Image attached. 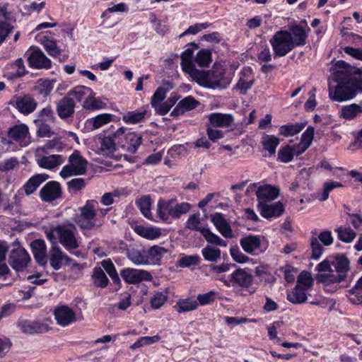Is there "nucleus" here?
I'll return each mask as SVG.
<instances>
[{"label":"nucleus","instance_id":"nucleus-1","mask_svg":"<svg viewBox=\"0 0 362 362\" xmlns=\"http://www.w3.org/2000/svg\"><path fill=\"white\" fill-rule=\"evenodd\" d=\"M334 81L338 83L329 96L335 101L352 99L362 93V69L352 66L344 61H337L333 66Z\"/></svg>","mask_w":362,"mask_h":362},{"label":"nucleus","instance_id":"nucleus-2","mask_svg":"<svg viewBox=\"0 0 362 362\" xmlns=\"http://www.w3.org/2000/svg\"><path fill=\"white\" fill-rule=\"evenodd\" d=\"M199 75L195 74L193 79L203 82L211 88H225L230 84V79L225 76V70L221 64H214L211 69L205 72L198 70Z\"/></svg>","mask_w":362,"mask_h":362},{"label":"nucleus","instance_id":"nucleus-3","mask_svg":"<svg viewBox=\"0 0 362 362\" xmlns=\"http://www.w3.org/2000/svg\"><path fill=\"white\" fill-rule=\"evenodd\" d=\"M96 200H87L85 205L78 209L79 215H76L75 222L83 230H92L99 228L102 223L97 220Z\"/></svg>","mask_w":362,"mask_h":362},{"label":"nucleus","instance_id":"nucleus-4","mask_svg":"<svg viewBox=\"0 0 362 362\" xmlns=\"http://www.w3.org/2000/svg\"><path fill=\"white\" fill-rule=\"evenodd\" d=\"M59 242L66 250H75L79 247L76 226L67 221L56 226Z\"/></svg>","mask_w":362,"mask_h":362},{"label":"nucleus","instance_id":"nucleus-5","mask_svg":"<svg viewBox=\"0 0 362 362\" xmlns=\"http://www.w3.org/2000/svg\"><path fill=\"white\" fill-rule=\"evenodd\" d=\"M275 57H284L296 47L292 41V35L288 30H281L274 33L269 40Z\"/></svg>","mask_w":362,"mask_h":362},{"label":"nucleus","instance_id":"nucleus-6","mask_svg":"<svg viewBox=\"0 0 362 362\" xmlns=\"http://www.w3.org/2000/svg\"><path fill=\"white\" fill-rule=\"evenodd\" d=\"M114 135L117 150L122 148L130 153H134L141 143L140 136L130 132L125 134L123 127L119 128Z\"/></svg>","mask_w":362,"mask_h":362},{"label":"nucleus","instance_id":"nucleus-7","mask_svg":"<svg viewBox=\"0 0 362 362\" xmlns=\"http://www.w3.org/2000/svg\"><path fill=\"white\" fill-rule=\"evenodd\" d=\"M31 262V257L27 250L18 243L13 244L8 257V263L16 272L25 269Z\"/></svg>","mask_w":362,"mask_h":362},{"label":"nucleus","instance_id":"nucleus-8","mask_svg":"<svg viewBox=\"0 0 362 362\" xmlns=\"http://www.w3.org/2000/svg\"><path fill=\"white\" fill-rule=\"evenodd\" d=\"M209 124L207 125L206 132L209 139L216 141L223 137L222 132L213 129L212 127H229L233 118L231 115H210L209 117Z\"/></svg>","mask_w":362,"mask_h":362},{"label":"nucleus","instance_id":"nucleus-9","mask_svg":"<svg viewBox=\"0 0 362 362\" xmlns=\"http://www.w3.org/2000/svg\"><path fill=\"white\" fill-rule=\"evenodd\" d=\"M87 164V161L75 152L69 157V164L63 167L59 174L63 178L84 175Z\"/></svg>","mask_w":362,"mask_h":362},{"label":"nucleus","instance_id":"nucleus-10","mask_svg":"<svg viewBox=\"0 0 362 362\" xmlns=\"http://www.w3.org/2000/svg\"><path fill=\"white\" fill-rule=\"evenodd\" d=\"M335 272L334 276L320 275V278L326 281V284H330L342 281L347 276L349 270V261L344 255L338 256L334 262Z\"/></svg>","mask_w":362,"mask_h":362},{"label":"nucleus","instance_id":"nucleus-11","mask_svg":"<svg viewBox=\"0 0 362 362\" xmlns=\"http://www.w3.org/2000/svg\"><path fill=\"white\" fill-rule=\"evenodd\" d=\"M222 281L229 287L249 288L252 284L253 276L249 269H238L230 274L229 280L223 279Z\"/></svg>","mask_w":362,"mask_h":362},{"label":"nucleus","instance_id":"nucleus-12","mask_svg":"<svg viewBox=\"0 0 362 362\" xmlns=\"http://www.w3.org/2000/svg\"><path fill=\"white\" fill-rule=\"evenodd\" d=\"M255 81V77L252 68L244 66L240 72V78L235 89L239 90L241 95H245L252 88Z\"/></svg>","mask_w":362,"mask_h":362},{"label":"nucleus","instance_id":"nucleus-13","mask_svg":"<svg viewBox=\"0 0 362 362\" xmlns=\"http://www.w3.org/2000/svg\"><path fill=\"white\" fill-rule=\"evenodd\" d=\"M188 47L181 54V66L185 73L188 74L192 78L195 74H198V70L192 62V58L194 49H197L198 45L195 42H190L187 45Z\"/></svg>","mask_w":362,"mask_h":362},{"label":"nucleus","instance_id":"nucleus-14","mask_svg":"<svg viewBox=\"0 0 362 362\" xmlns=\"http://www.w3.org/2000/svg\"><path fill=\"white\" fill-rule=\"evenodd\" d=\"M120 275L125 282L131 284H136L144 280L149 281L152 278L148 272L133 268L122 269Z\"/></svg>","mask_w":362,"mask_h":362},{"label":"nucleus","instance_id":"nucleus-15","mask_svg":"<svg viewBox=\"0 0 362 362\" xmlns=\"http://www.w3.org/2000/svg\"><path fill=\"white\" fill-rule=\"evenodd\" d=\"M62 196L60 184L57 181H49L40 191V197L43 202H52Z\"/></svg>","mask_w":362,"mask_h":362},{"label":"nucleus","instance_id":"nucleus-16","mask_svg":"<svg viewBox=\"0 0 362 362\" xmlns=\"http://www.w3.org/2000/svg\"><path fill=\"white\" fill-rule=\"evenodd\" d=\"M49 260L50 266L54 270L60 269L64 262L70 264L72 261L58 245H52L50 247L49 251Z\"/></svg>","mask_w":362,"mask_h":362},{"label":"nucleus","instance_id":"nucleus-17","mask_svg":"<svg viewBox=\"0 0 362 362\" xmlns=\"http://www.w3.org/2000/svg\"><path fill=\"white\" fill-rule=\"evenodd\" d=\"M54 315L57 322L63 327H66L77 320L75 312L66 305L56 308Z\"/></svg>","mask_w":362,"mask_h":362},{"label":"nucleus","instance_id":"nucleus-18","mask_svg":"<svg viewBox=\"0 0 362 362\" xmlns=\"http://www.w3.org/2000/svg\"><path fill=\"white\" fill-rule=\"evenodd\" d=\"M279 194V189L271 185H264L258 187L256 191L258 205L272 202L277 198Z\"/></svg>","mask_w":362,"mask_h":362},{"label":"nucleus","instance_id":"nucleus-19","mask_svg":"<svg viewBox=\"0 0 362 362\" xmlns=\"http://www.w3.org/2000/svg\"><path fill=\"white\" fill-rule=\"evenodd\" d=\"M29 66L35 69H49L51 61L40 49H34L28 57Z\"/></svg>","mask_w":362,"mask_h":362},{"label":"nucleus","instance_id":"nucleus-20","mask_svg":"<svg viewBox=\"0 0 362 362\" xmlns=\"http://www.w3.org/2000/svg\"><path fill=\"white\" fill-rule=\"evenodd\" d=\"M32 252L36 262L40 266H45L48 261L47 247L45 241L37 239L30 244Z\"/></svg>","mask_w":362,"mask_h":362},{"label":"nucleus","instance_id":"nucleus-21","mask_svg":"<svg viewBox=\"0 0 362 362\" xmlns=\"http://www.w3.org/2000/svg\"><path fill=\"white\" fill-rule=\"evenodd\" d=\"M21 331L27 334H42L49 331V326L37 320H23L19 324Z\"/></svg>","mask_w":362,"mask_h":362},{"label":"nucleus","instance_id":"nucleus-22","mask_svg":"<svg viewBox=\"0 0 362 362\" xmlns=\"http://www.w3.org/2000/svg\"><path fill=\"white\" fill-rule=\"evenodd\" d=\"M10 104L15 106L21 113H32L37 107V103L30 95L18 97Z\"/></svg>","mask_w":362,"mask_h":362},{"label":"nucleus","instance_id":"nucleus-23","mask_svg":"<svg viewBox=\"0 0 362 362\" xmlns=\"http://www.w3.org/2000/svg\"><path fill=\"white\" fill-rule=\"evenodd\" d=\"M211 221L218 230V232L226 238H233V232L230 226L228 223L223 214L216 213L211 216Z\"/></svg>","mask_w":362,"mask_h":362},{"label":"nucleus","instance_id":"nucleus-24","mask_svg":"<svg viewBox=\"0 0 362 362\" xmlns=\"http://www.w3.org/2000/svg\"><path fill=\"white\" fill-rule=\"evenodd\" d=\"M174 199H159L157 204L156 214L158 217L163 221H168L170 218H174L173 207Z\"/></svg>","mask_w":362,"mask_h":362},{"label":"nucleus","instance_id":"nucleus-25","mask_svg":"<svg viewBox=\"0 0 362 362\" xmlns=\"http://www.w3.org/2000/svg\"><path fill=\"white\" fill-rule=\"evenodd\" d=\"M257 206L260 211L261 215L267 218L280 216L284 211V206L280 202L272 204L265 203L257 205Z\"/></svg>","mask_w":362,"mask_h":362},{"label":"nucleus","instance_id":"nucleus-26","mask_svg":"<svg viewBox=\"0 0 362 362\" xmlns=\"http://www.w3.org/2000/svg\"><path fill=\"white\" fill-rule=\"evenodd\" d=\"M28 133V128L26 125L19 124L11 127L8 135L9 138L18 141L21 146H27L28 141L26 138Z\"/></svg>","mask_w":362,"mask_h":362},{"label":"nucleus","instance_id":"nucleus-27","mask_svg":"<svg viewBox=\"0 0 362 362\" xmlns=\"http://www.w3.org/2000/svg\"><path fill=\"white\" fill-rule=\"evenodd\" d=\"M148 264H159L160 260L168 251L159 245H153L146 250Z\"/></svg>","mask_w":362,"mask_h":362},{"label":"nucleus","instance_id":"nucleus-28","mask_svg":"<svg viewBox=\"0 0 362 362\" xmlns=\"http://www.w3.org/2000/svg\"><path fill=\"white\" fill-rule=\"evenodd\" d=\"M240 245L245 252L252 255L260 247L261 240L259 236L250 235L242 238L240 240Z\"/></svg>","mask_w":362,"mask_h":362},{"label":"nucleus","instance_id":"nucleus-29","mask_svg":"<svg viewBox=\"0 0 362 362\" xmlns=\"http://www.w3.org/2000/svg\"><path fill=\"white\" fill-rule=\"evenodd\" d=\"M289 32L292 35V41L296 47L306 44L308 34L303 26L296 24L293 25L290 27Z\"/></svg>","mask_w":362,"mask_h":362},{"label":"nucleus","instance_id":"nucleus-30","mask_svg":"<svg viewBox=\"0 0 362 362\" xmlns=\"http://www.w3.org/2000/svg\"><path fill=\"white\" fill-rule=\"evenodd\" d=\"M200 103L189 95L182 99L171 113H184L195 109Z\"/></svg>","mask_w":362,"mask_h":362},{"label":"nucleus","instance_id":"nucleus-31","mask_svg":"<svg viewBox=\"0 0 362 362\" xmlns=\"http://www.w3.org/2000/svg\"><path fill=\"white\" fill-rule=\"evenodd\" d=\"M99 139L100 140V151L103 155L110 156L117 151L114 134L107 136H100Z\"/></svg>","mask_w":362,"mask_h":362},{"label":"nucleus","instance_id":"nucleus-32","mask_svg":"<svg viewBox=\"0 0 362 362\" xmlns=\"http://www.w3.org/2000/svg\"><path fill=\"white\" fill-rule=\"evenodd\" d=\"M64 162V158L61 155H50L42 156L37 160L40 167L45 169H53Z\"/></svg>","mask_w":362,"mask_h":362},{"label":"nucleus","instance_id":"nucleus-33","mask_svg":"<svg viewBox=\"0 0 362 362\" xmlns=\"http://www.w3.org/2000/svg\"><path fill=\"white\" fill-rule=\"evenodd\" d=\"M48 178L49 175L47 174H37L31 177L23 186L25 194L27 195L33 194Z\"/></svg>","mask_w":362,"mask_h":362},{"label":"nucleus","instance_id":"nucleus-34","mask_svg":"<svg viewBox=\"0 0 362 362\" xmlns=\"http://www.w3.org/2000/svg\"><path fill=\"white\" fill-rule=\"evenodd\" d=\"M307 289L303 288L301 286L296 285L292 291L287 294V300L293 304H301L305 303L308 296L306 295Z\"/></svg>","mask_w":362,"mask_h":362},{"label":"nucleus","instance_id":"nucleus-35","mask_svg":"<svg viewBox=\"0 0 362 362\" xmlns=\"http://www.w3.org/2000/svg\"><path fill=\"white\" fill-rule=\"evenodd\" d=\"M107 104V100L101 99L90 95L84 100L83 106L86 110L94 111L105 108Z\"/></svg>","mask_w":362,"mask_h":362},{"label":"nucleus","instance_id":"nucleus-36","mask_svg":"<svg viewBox=\"0 0 362 362\" xmlns=\"http://www.w3.org/2000/svg\"><path fill=\"white\" fill-rule=\"evenodd\" d=\"M94 286L104 288L107 286L109 279L101 267H95L91 275Z\"/></svg>","mask_w":362,"mask_h":362},{"label":"nucleus","instance_id":"nucleus-37","mask_svg":"<svg viewBox=\"0 0 362 362\" xmlns=\"http://www.w3.org/2000/svg\"><path fill=\"white\" fill-rule=\"evenodd\" d=\"M128 259L134 264H148L146 250H139L137 249H129L127 252Z\"/></svg>","mask_w":362,"mask_h":362},{"label":"nucleus","instance_id":"nucleus-38","mask_svg":"<svg viewBox=\"0 0 362 362\" xmlns=\"http://www.w3.org/2000/svg\"><path fill=\"white\" fill-rule=\"evenodd\" d=\"M306 122H297L282 125L279 128V134L284 136H293L303 130Z\"/></svg>","mask_w":362,"mask_h":362},{"label":"nucleus","instance_id":"nucleus-39","mask_svg":"<svg viewBox=\"0 0 362 362\" xmlns=\"http://www.w3.org/2000/svg\"><path fill=\"white\" fill-rule=\"evenodd\" d=\"M201 252L204 259L207 262L216 263L221 259V250L210 245L202 248Z\"/></svg>","mask_w":362,"mask_h":362},{"label":"nucleus","instance_id":"nucleus-40","mask_svg":"<svg viewBox=\"0 0 362 362\" xmlns=\"http://www.w3.org/2000/svg\"><path fill=\"white\" fill-rule=\"evenodd\" d=\"M136 204L141 214L147 218H151V199L148 195H144L136 201Z\"/></svg>","mask_w":362,"mask_h":362},{"label":"nucleus","instance_id":"nucleus-41","mask_svg":"<svg viewBox=\"0 0 362 362\" xmlns=\"http://www.w3.org/2000/svg\"><path fill=\"white\" fill-rule=\"evenodd\" d=\"M201 234L209 244L221 247H226L227 245V243L224 240L212 233L208 228H206L204 230H202Z\"/></svg>","mask_w":362,"mask_h":362},{"label":"nucleus","instance_id":"nucleus-42","mask_svg":"<svg viewBox=\"0 0 362 362\" xmlns=\"http://www.w3.org/2000/svg\"><path fill=\"white\" fill-rule=\"evenodd\" d=\"M279 144L278 138L273 135L264 134L262 136V144L266 151H268L269 153L274 154L276 148Z\"/></svg>","mask_w":362,"mask_h":362},{"label":"nucleus","instance_id":"nucleus-43","mask_svg":"<svg viewBox=\"0 0 362 362\" xmlns=\"http://www.w3.org/2000/svg\"><path fill=\"white\" fill-rule=\"evenodd\" d=\"M75 103L73 98L65 97L62 99L57 104L58 113H74Z\"/></svg>","mask_w":362,"mask_h":362},{"label":"nucleus","instance_id":"nucleus-44","mask_svg":"<svg viewBox=\"0 0 362 362\" xmlns=\"http://www.w3.org/2000/svg\"><path fill=\"white\" fill-rule=\"evenodd\" d=\"M135 231L141 237L149 240L158 238L161 234L160 231L158 229H155L153 228H146L141 226H136L135 228Z\"/></svg>","mask_w":362,"mask_h":362},{"label":"nucleus","instance_id":"nucleus-45","mask_svg":"<svg viewBox=\"0 0 362 362\" xmlns=\"http://www.w3.org/2000/svg\"><path fill=\"white\" fill-rule=\"evenodd\" d=\"M40 42L50 56L57 57L60 54V50L57 47L56 42L49 40L47 36L42 37Z\"/></svg>","mask_w":362,"mask_h":362},{"label":"nucleus","instance_id":"nucleus-46","mask_svg":"<svg viewBox=\"0 0 362 362\" xmlns=\"http://www.w3.org/2000/svg\"><path fill=\"white\" fill-rule=\"evenodd\" d=\"M335 231L337 233L338 238L346 243L352 242L356 236V233L350 227H339Z\"/></svg>","mask_w":362,"mask_h":362},{"label":"nucleus","instance_id":"nucleus-47","mask_svg":"<svg viewBox=\"0 0 362 362\" xmlns=\"http://www.w3.org/2000/svg\"><path fill=\"white\" fill-rule=\"evenodd\" d=\"M167 90L165 88L160 86L157 88L154 92L151 101V106L154 108L155 111L158 110L159 105L166 97Z\"/></svg>","mask_w":362,"mask_h":362},{"label":"nucleus","instance_id":"nucleus-48","mask_svg":"<svg viewBox=\"0 0 362 362\" xmlns=\"http://www.w3.org/2000/svg\"><path fill=\"white\" fill-rule=\"evenodd\" d=\"M100 264L112 281L115 284H119L120 282V279L112 262L108 259L103 260Z\"/></svg>","mask_w":362,"mask_h":362},{"label":"nucleus","instance_id":"nucleus-49","mask_svg":"<svg viewBox=\"0 0 362 362\" xmlns=\"http://www.w3.org/2000/svg\"><path fill=\"white\" fill-rule=\"evenodd\" d=\"M93 94V90L86 86H77L68 93L69 96H73L76 100L81 101L86 96Z\"/></svg>","mask_w":362,"mask_h":362},{"label":"nucleus","instance_id":"nucleus-50","mask_svg":"<svg viewBox=\"0 0 362 362\" xmlns=\"http://www.w3.org/2000/svg\"><path fill=\"white\" fill-rule=\"evenodd\" d=\"M198 306L197 300L189 298L180 300L177 304L178 313L189 312L195 310Z\"/></svg>","mask_w":362,"mask_h":362},{"label":"nucleus","instance_id":"nucleus-51","mask_svg":"<svg viewBox=\"0 0 362 362\" xmlns=\"http://www.w3.org/2000/svg\"><path fill=\"white\" fill-rule=\"evenodd\" d=\"M211 61V52L209 49H202L199 51L195 57L194 62L199 66L204 67L209 64Z\"/></svg>","mask_w":362,"mask_h":362},{"label":"nucleus","instance_id":"nucleus-52","mask_svg":"<svg viewBox=\"0 0 362 362\" xmlns=\"http://www.w3.org/2000/svg\"><path fill=\"white\" fill-rule=\"evenodd\" d=\"M64 147V146L59 139L54 138L53 139L48 140L42 147L38 148L37 151H41L47 153L49 150L55 149L59 152L61 151Z\"/></svg>","mask_w":362,"mask_h":362},{"label":"nucleus","instance_id":"nucleus-53","mask_svg":"<svg viewBox=\"0 0 362 362\" xmlns=\"http://www.w3.org/2000/svg\"><path fill=\"white\" fill-rule=\"evenodd\" d=\"M173 199L174 204H173V207L174 219H177L180 218L182 215L187 214L190 210L191 205L187 202L178 203L176 199L174 198Z\"/></svg>","mask_w":362,"mask_h":362},{"label":"nucleus","instance_id":"nucleus-54","mask_svg":"<svg viewBox=\"0 0 362 362\" xmlns=\"http://www.w3.org/2000/svg\"><path fill=\"white\" fill-rule=\"evenodd\" d=\"M317 269L319 273L316 276V279L320 282L326 283L325 281L320 279V275L324 274L325 276H327V277H329V276H334V271L332 270L330 266L329 262L327 260H324L322 262H320L317 265Z\"/></svg>","mask_w":362,"mask_h":362},{"label":"nucleus","instance_id":"nucleus-55","mask_svg":"<svg viewBox=\"0 0 362 362\" xmlns=\"http://www.w3.org/2000/svg\"><path fill=\"white\" fill-rule=\"evenodd\" d=\"M201 223L199 214H194L188 218L185 228L191 230L199 231L201 233L202 230H204L206 228L199 227Z\"/></svg>","mask_w":362,"mask_h":362},{"label":"nucleus","instance_id":"nucleus-56","mask_svg":"<svg viewBox=\"0 0 362 362\" xmlns=\"http://www.w3.org/2000/svg\"><path fill=\"white\" fill-rule=\"evenodd\" d=\"M313 284V279L310 272L303 271L300 273L297 279V285L301 286L303 288L308 289Z\"/></svg>","mask_w":362,"mask_h":362},{"label":"nucleus","instance_id":"nucleus-57","mask_svg":"<svg viewBox=\"0 0 362 362\" xmlns=\"http://www.w3.org/2000/svg\"><path fill=\"white\" fill-rule=\"evenodd\" d=\"M110 115H97L94 118L90 119L88 123L92 124L93 129H98L110 122Z\"/></svg>","mask_w":362,"mask_h":362},{"label":"nucleus","instance_id":"nucleus-58","mask_svg":"<svg viewBox=\"0 0 362 362\" xmlns=\"http://www.w3.org/2000/svg\"><path fill=\"white\" fill-rule=\"evenodd\" d=\"M160 339V336L142 337L137 339L131 346L132 349L139 348L145 345H150L158 342Z\"/></svg>","mask_w":362,"mask_h":362},{"label":"nucleus","instance_id":"nucleus-59","mask_svg":"<svg viewBox=\"0 0 362 362\" xmlns=\"http://www.w3.org/2000/svg\"><path fill=\"white\" fill-rule=\"evenodd\" d=\"M13 29L14 27L11 23L0 21V45L5 42Z\"/></svg>","mask_w":362,"mask_h":362},{"label":"nucleus","instance_id":"nucleus-60","mask_svg":"<svg viewBox=\"0 0 362 362\" xmlns=\"http://www.w3.org/2000/svg\"><path fill=\"white\" fill-rule=\"evenodd\" d=\"M279 159L284 163H288L292 160L294 156L293 148L287 145L281 148L278 153Z\"/></svg>","mask_w":362,"mask_h":362},{"label":"nucleus","instance_id":"nucleus-61","mask_svg":"<svg viewBox=\"0 0 362 362\" xmlns=\"http://www.w3.org/2000/svg\"><path fill=\"white\" fill-rule=\"evenodd\" d=\"M201 259L197 255H187L182 257L179 260V266L181 267H189L199 264Z\"/></svg>","mask_w":362,"mask_h":362},{"label":"nucleus","instance_id":"nucleus-62","mask_svg":"<svg viewBox=\"0 0 362 362\" xmlns=\"http://www.w3.org/2000/svg\"><path fill=\"white\" fill-rule=\"evenodd\" d=\"M310 245L312 248V257L315 259H319L322 254L323 248L318 239L313 237L310 240Z\"/></svg>","mask_w":362,"mask_h":362},{"label":"nucleus","instance_id":"nucleus-63","mask_svg":"<svg viewBox=\"0 0 362 362\" xmlns=\"http://www.w3.org/2000/svg\"><path fill=\"white\" fill-rule=\"evenodd\" d=\"M342 187V184L339 182L332 181L327 182L324 184V191L322 194V197L320 198L321 201H325L329 197V193L331 190L334 189L337 187Z\"/></svg>","mask_w":362,"mask_h":362},{"label":"nucleus","instance_id":"nucleus-64","mask_svg":"<svg viewBox=\"0 0 362 362\" xmlns=\"http://www.w3.org/2000/svg\"><path fill=\"white\" fill-rule=\"evenodd\" d=\"M119 195L120 193L117 189L106 192L102 196L100 202L105 206H110L114 203V198L119 197Z\"/></svg>","mask_w":362,"mask_h":362}]
</instances>
